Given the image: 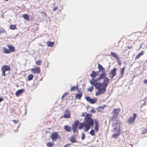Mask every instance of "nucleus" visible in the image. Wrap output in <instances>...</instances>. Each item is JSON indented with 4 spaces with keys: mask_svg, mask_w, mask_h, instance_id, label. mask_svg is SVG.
Returning <instances> with one entry per match:
<instances>
[{
    "mask_svg": "<svg viewBox=\"0 0 147 147\" xmlns=\"http://www.w3.org/2000/svg\"><path fill=\"white\" fill-rule=\"evenodd\" d=\"M90 82L92 85H93L95 87V89L98 90L95 93L96 96H98L105 92L107 86L109 83V80L107 77L105 78L104 79L103 82L102 83L97 82L96 80L92 79L90 80Z\"/></svg>",
    "mask_w": 147,
    "mask_h": 147,
    "instance_id": "obj_1",
    "label": "nucleus"
},
{
    "mask_svg": "<svg viewBox=\"0 0 147 147\" xmlns=\"http://www.w3.org/2000/svg\"><path fill=\"white\" fill-rule=\"evenodd\" d=\"M83 123L84 125L85 128L83 129V131L84 132H86L90 128L91 126H94V122L90 116L89 114H86L84 117V121Z\"/></svg>",
    "mask_w": 147,
    "mask_h": 147,
    "instance_id": "obj_2",
    "label": "nucleus"
},
{
    "mask_svg": "<svg viewBox=\"0 0 147 147\" xmlns=\"http://www.w3.org/2000/svg\"><path fill=\"white\" fill-rule=\"evenodd\" d=\"M79 123V121L78 120H76L74 121V123L72 125V130L74 133H77L78 134V131L77 129V127Z\"/></svg>",
    "mask_w": 147,
    "mask_h": 147,
    "instance_id": "obj_3",
    "label": "nucleus"
},
{
    "mask_svg": "<svg viewBox=\"0 0 147 147\" xmlns=\"http://www.w3.org/2000/svg\"><path fill=\"white\" fill-rule=\"evenodd\" d=\"M1 70L2 71V75L5 76H6L5 72L6 71L10 70V67L9 66L6 65H3L1 67Z\"/></svg>",
    "mask_w": 147,
    "mask_h": 147,
    "instance_id": "obj_4",
    "label": "nucleus"
},
{
    "mask_svg": "<svg viewBox=\"0 0 147 147\" xmlns=\"http://www.w3.org/2000/svg\"><path fill=\"white\" fill-rule=\"evenodd\" d=\"M136 117V114H134L132 117H130L127 119V122L129 124H131L133 123L135 121V119Z\"/></svg>",
    "mask_w": 147,
    "mask_h": 147,
    "instance_id": "obj_5",
    "label": "nucleus"
},
{
    "mask_svg": "<svg viewBox=\"0 0 147 147\" xmlns=\"http://www.w3.org/2000/svg\"><path fill=\"white\" fill-rule=\"evenodd\" d=\"M107 77V74L106 72H102L100 74L99 76L97 78L96 80V81H100L101 79H104Z\"/></svg>",
    "mask_w": 147,
    "mask_h": 147,
    "instance_id": "obj_6",
    "label": "nucleus"
},
{
    "mask_svg": "<svg viewBox=\"0 0 147 147\" xmlns=\"http://www.w3.org/2000/svg\"><path fill=\"white\" fill-rule=\"evenodd\" d=\"M120 111V110L119 109H114L113 111L112 112L113 115L112 117V118L113 119L116 118Z\"/></svg>",
    "mask_w": 147,
    "mask_h": 147,
    "instance_id": "obj_7",
    "label": "nucleus"
},
{
    "mask_svg": "<svg viewBox=\"0 0 147 147\" xmlns=\"http://www.w3.org/2000/svg\"><path fill=\"white\" fill-rule=\"evenodd\" d=\"M59 137V136L56 132L52 133L50 136L51 139L53 140H55Z\"/></svg>",
    "mask_w": 147,
    "mask_h": 147,
    "instance_id": "obj_8",
    "label": "nucleus"
},
{
    "mask_svg": "<svg viewBox=\"0 0 147 147\" xmlns=\"http://www.w3.org/2000/svg\"><path fill=\"white\" fill-rule=\"evenodd\" d=\"M117 70L116 68H114L111 70L110 73L109 74V77L111 78H113L116 74V71Z\"/></svg>",
    "mask_w": 147,
    "mask_h": 147,
    "instance_id": "obj_9",
    "label": "nucleus"
},
{
    "mask_svg": "<svg viewBox=\"0 0 147 147\" xmlns=\"http://www.w3.org/2000/svg\"><path fill=\"white\" fill-rule=\"evenodd\" d=\"M86 100L91 104H94L97 101V98H94L93 99H91L89 96H86L85 97Z\"/></svg>",
    "mask_w": 147,
    "mask_h": 147,
    "instance_id": "obj_10",
    "label": "nucleus"
},
{
    "mask_svg": "<svg viewBox=\"0 0 147 147\" xmlns=\"http://www.w3.org/2000/svg\"><path fill=\"white\" fill-rule=\"evenodd\" d=\"M31 72L33 74L39 73L40 71V68L39 67H36L31 70Z\"/></svg>",
    "mask_w": 147,
    "mask_h": 147,
    "instance_id": "obj_11",
    "label": "nucleus"
},
{
    "mask_svg": "<svg viewBox=\"0 0 147 147\" xmlns=\"http://www.w3.org/2000/svg\"><path fill=\"white\" fill-rule=\"evenodd\" d=\"M65 113L63 117L65 118H69L71 116L69 111L68 109H66L65 111Z\"/></svg>",
    "mask_w": 147,
    "mask_h": 147,
    "instance_id": "obj_12",
    "label": "nucleus"
},
{
    "mask_svg": "<svg viewBox=\"0 0 147 147\" xmlns=\"http://www.w3.org/2000/svg\"><path fill=\"white\" fill-rule=\"evenodd\" d=\"M94 123L95 124L94 129L96 131H97L99 129V123L98 121L96 119L94 120Z\"/></svg>",
    "mask_w": 147,
    "mask_h": 147,
    "instance_id": "obj_13",
    "label": "nucleus"
},
{
    "mask_svg": "<svg viewBox=\"0 0 147 147\" xmlns=\"http://www.w3.org/2000/svg\"><path fill=\"white\" fill-rule=\"evenodd\" d=\"M24 91V90L23 89H20L18 90L16 93V96H18L19 95L22 94Z\"/></svg>",
    "mask_w": 147,
    "mask_h": 147,
    "instance_id": "obj_14",
    "label": "nucleus"
},
{
    "mask_svg": "<svg viewBox=\"0 0 147 147\" xmlns=\"http://www.w3.org/2000/svg\"><path fill=\"white\" fill-rule=\"evenodd\" d=\"M98 68L99 71L101 72H105V69L104 68L102 65L98 64Z\"/></svg>",
    "mask_w": 147,
    "mask_h": 147,
    "instance_id": "obj_15",
    "label": "nucleus"
},
{
    "mask_svg": "<svg viewBox=\"0 0 147 147\" xmlns=\"http://www.w3.org/2000/svg\"><path fill=\"white\" fill-rule=\"evenodd\" d=\"M7 47L9 49V51H10V53L11 52H13L15 51V47L11 45H7Z\"/></svg>",
    "mask_w": 147,
    "mask_h": 147,
    "instance_id": "obj_16",
    "label": "nucleus"
},
{
    "mask_svg": "<svg viewBox=\"0 0 147 147\" xmlns=\"http://www.w3.org/2000/svg\"><path fill=\"white\" fill-rule=\"evenodd\" d=\"M64 129L66 131L70 132L71 131V128L69 125H64Z\"/></svg>",
    "mask_w": 147,
    "mask_h": 147,
    "instance_id": "obj_17",
    "label": "nucleus"
},
{
    "mask_svg": "<svg viewBox=\"0 0 147 147\" xmlns=\"http://www.w3.org/2000/svg\"><path fill=\"white\" fill-rule=\"evenodd\" d=\"M111 55L115 58L117 60L119 59V57L115 53L111 52Z\"/></svg>",
    "mask_w": 147,
    "mask_h": 147,
    "instance_id": "obj_18",
    "label": "nucleus"
},
{
    "mask_svg": "<svg viewBox=\"0 0 147 147\" xmlns=\"http://www.w3.org/2000/svg\"><path fill=\"white\" fill-rule=\"evenodd\" d=\"M105 106H100L98 107V108L97 109L98 112H102Z\"/></svg>",
    "mask_w": 147,
    "mask_h": 147,
    "instance_id": "obj_19",
    "label": "nucleus"
},
{
    "mask_svg": "<svg viewBox=\"0 0 147 147\" xmlns=\"http://www.w3.org/2000/svg\"><path fill=\"white\" fill-rule=\"evenodd\" d=\"M96 73L94 71H92V73L90 74V76L92 78H94L97 76Z\"/></svg>",
    "mask_w": 147,
    "mask_h": 147,
    "instance_id": "obj_20",
    "label": "nucleus"
},
{
    "mask_svg": "<svg viewBox=\"0 0 147 147\" xmlns=\"http://www.w3.org/2000/svg\"><path fill=\"white\" fill-rule=\"evenodd\" d=\"M120 134V132L119 130H118L116 134H114L112 135V137L115 138H117Z\"/></svg>",
    "mask_w": 147,
    "mask_h": 147,
    "instance_id": "obj_21",
    "label": "nucleus"
},
{
    "mask_svg": "<svg viewBox=\"0 0 147 147\" xmlns=\"http://www.w3.org/2000/svg\"><path fill=\"white\" fill-rule=\"evenodd\" d=\"M144 53V52L143 51H141L138 54L136 55V59H138L142 55H143Z\"/></svg>",
    "mask_w": 147,
    "mask_h": 147,
    "instance_id": "obj_22",
    "label": "nucleus"
},
{
    "mask_svg": "<svg viewBox=\"0 0 147 147\" xmlns=\"http://www.w3.org/2000/svg\"><path fill=\"white\" fill-rule=\"evenodd\" d=\"M3 53H5L8 54L10 53V51H9V49H6V48H3Z\"/></svg>",
    "mask_w": 147,
    "mask_h": 147,
    "instance_id": "obj_23",
    "label": "nucleus"
},
{
    "mask_svg": "<svg viewBox=\"0 0 147 147\" xmlns=\"http://www.w3.org/2000/svg\"><path fill=\"white\" fill-rule=\"evenodd\" d=\"M55 144L54 142H49L47 144V145L48 147H52Z\"/></svg>",
    "mask_w": 147,
    "mask_h": 147,
    "instance_id": "obj_24",
    "label": "nucleus"
},
{
    "mask_svg": "<svg viewBox=\"0 0 147 147\" xmlns=\"http://www.w3.org/2000/svg\"><path fill=\"white\" fill-rule=\"evenodd\" d=\"M47 45L48 47H52L54 45V43L53 42L50 41L47 42Z\"/></svg>",
    "mask_w": 147,
    "mask_h": 147,
    "instance_id": "obj_25",
    "label": "nucleus"
},
{
    "mask_svg": "<svg viewBox=\"0 0 147 147\" xmlns=\"http://www.w3.org/2000/svg\"><path fill=\"white\" fill-rule=\"evenodd\" d=\"M82 93L76 94L75 95V98L76 99H80L82 97Z\"/></svg>",
    "mask_w": 147,
    "mask_h": 147,
    "instance_id": "obj_26",
    "label": "nucleus"
},
{
    "mask_svg": "<svg viewBox=\"0 0 147 147\" xmlns=\"http://www.w3.org/2000/svg\"><path fill=\"white\" fill-rule=\"evenodd\" d=\"M125 67H123V68H121V78H122L124 74V71H125Z\"/></svg>",
    "mask_w": 147,
    "mask_h": 147,
    "instance_id": "obj_27",
    "label": "nucleus"
},
{
    "mask_svg": "<svg viewBox=\"0 0 147 147\" xmlns=\"http://www.w3.org/2000/svg\"><path fill=\"white\" fill-rule=\"evenodd\" d=\"M23 17L24 18L27 20H29V16L27 14H25L23 15Z\"/></svg>",
    "mask_w": 147,
    "mask_h": 147,
    "instance_id": "obj_28",
    "label": "nucleus"
},
{
    "mask_svg": "<svg viewBox=\"0 0 147 147\" xmlns=\"http://www.w3.org/2000/svg\"><path fill=\"white\" fill-rule=\"evenodd\" d=\"M79 126L78 127V128L79 129H82L83 127H84V125L83 123V122L82 123H80L79 122Z\"/></svg>",
    "mask_w": 147,
    "mask_h": 147,
    "instance_id": "obj_29",
    "label": "nucleus"
},
{
    "mask_svg": "<svg viewBox=\"0 0 147 147\" xmlns=\"http://www.w3.org/2000/svg\"><path fill=\"white\" fill-rule=\"evenodd\" d=\"M70 141L72 143L76 142V139L74 137H72L70 140Z\"/></svg>",
    "mask_w": 147,
    "mask_h": 147,
    "instance_id": "obj_30",
    "label": "nucleus"
},
{
    "mask_svg": "<svg viewBox=\"0 0 147 147\" xmlns=\"http://www.w3.org/2000/svg\"><path fill=\"white\" fill-rule=\"evenodd\" d=\"M2 33H6V31L3 28H0V34Z\"/></svg>",
    "mask_w": 147,
    "mask_h": 147,
    "instance_id": "obj_31",
    "label": "nucleus"
},
{
    "mask_svg": "<svg viewBox=\"0 0 147 147\" xmlns=\"http://www.w3.org/2000/svg\"><path fill=\"white\" fill-rule=\"evenodd\" d=\"M33 77V75L32 74H30L28 77V80H32Z\"/></svg>",
    "mask_w": 147,
    "mask_h": 147,
    "instance_id": "obj_32",
    "label": "nucleus"
},
{
    "mask_svg": "<svg viewBox=\"0 0 147 147\" xmlns=\"http://www.w3.org/2000/svg\"><path fill=\"white\" fill-rule=\"evenodd\" d=\"M92 86H91L89 88H88V91L89 92H92L94 90L93 86H94L93 85H92Z\"/></svg>",
    "mask_w": 147,
    "mask_h": 147,
    "instance_id": "obj_33",
    "label": "nucleus"
},
{
    "mask_svg": "<svg viewBox=\"0 0 147 147\" xmlns=\"http://www.w3.org/2000/svg\"><path fill=\"white\" fill-rule=\"evenodd\" d=\"M78 89V87L76 86H72L70 88V90L71 91L74 90L75 89L77 90Z\"/></svg>",
    "mask_w": 147,
    "mask_h": 147,
    "instance_id": "obj_34",
    "label": "nucleus"
},
{
    "mask_svg": "<svg viewBox=\"0 0 147 147\" xmlns=\"http://www.w3.org/2000/svg\"><path fill=\"white\" fill-rule=\"evenodd\" d=\"M10 28L11 29L14 30L16 28V26L14 25H11L10 26Z\"/></svg>",
    "mask_w": 147,
    "mask_h": 147,
    "instance_id": "obj_35",
    "label": "nucleus"
},
{
    "mask_svg": "<svg viewBox=\"0 0 147 147\" xmlns=\"http://www.w3.org/2000/svg\"><path fill=\"white\" fill-rule=\"evenodd\" d=\"M90 134L92 136H94L95 135L94 131V130L92 129L90 132Z\"/></svg>",
    "mask_w": 147,
    "mask_h": 147,
    "instance_id": "obj_36",
    "label": "nucleus"
},
{
    "mask_svg": "<svg viewBox=\"0 0 147 147\" xmlns=\"http://www.w3.org/2000/svg\"><path fill=\"white\" fill-rule=\"evenodd\" d=\"M85 134L84 133L82 132L81 135V139L82 140H83L85 138Z\"/></svg>",
    "mask_w": 147,
    "mask_h": 147,
    "instance_id": "obj_37",
    "label": "nucleus"
},
{
    "mask_svg": "<svg viewBox=\"0 0 147 147\" xmlns=\"http://www.w3.org/2000/svg\"><path fill=\"white\" fill-rule=\"evenodd\" d=\"M147 132V127L145 129H144L143 131V132L142 133V134H146Z\"/></svg>",
    "mask_w": 147,
    "mask_h": 147,
    "instance_id": "obj_38",
    "label": "nucleus"
},
{
    "mask_svg": "<svg viewBox=\"0 0 147 147\" xmlns=\"http://www.w3.org/2000/svg\"><path fill=\"white\" fill-rule=\"evenodd\" d=\"M41 61L40 60H39L37 61L36 62V63L38 65H40L41 64Z\"/></svg>",
    "mask_w": 147,
    "mask_h": 147,
    "instance_id": "obj_39",
    "label": "nucleus"
},
{
    "mask_svg": "<svg viewBox=\"0 0 147 147\" xmlns=\"http://www.w3.org/2000/svg\"><path fill=\"white\" fill-rule=\"evenodd\" d=\"M70 145V144H68L64 146L63 147H68Z\"/></svg>",
    "mask_w": 147,
    "mask_h": 147,
    "instance_id": "obj_40",
    "label": "nucleus"
},
{
    "mask_svg": "<svg viewBox=\"0 0 147 147\" xmlns=\"http://www.w3.org/2000/svg\"><path fill=\"white\" fill-rule=\"evenodd\" d=\"M90 112L91 113H95L96 112V111L94 109H92L91 110Z\"/></svg>",
    "mask_w": 147,
    "mask_h": 147,
    "instance_id": "obj_41",
    "label": "nucleus"
},
{
    "mask_svg": "<svg viewBox=\"0 0 147 147\" xmlns=\"http://www.w3.org/2000/svg\"><path fill=\"white\" fill-rule=\"evenodd\" d=\"M57 7H55L53 9V11H55L57 9Z\"/></svg>",
    "mask_w": 147,
    "mask_h": 147,
    "instance_id": "obj_42",
    "label": "nucleus"
},
{
    "mask_svg": "<svg viewBox=\"0 0 147 147\" xmlns=\"http://www.w3.org/2000/svg\"><path fill=\"white\" fill-rule=\"evenodd\" d=\"M12 121L15 123L16 124L18 123V120H12Z\"/></svg>",
    "mask_w": 147,
    "mask_h": 147,
    "instance_id": "obj_43",
    "label": "nucleus"
},
{
    "mask_svg": "<svg viewBox=\"0 0 147 147\" xmlns=\"http://www.w3.org/2000/svg\"><path fill=\"white\" fill-rule=\"evenodd\" d=\"M144 84H147V80H144Z\"/></svg>",
    "mask_w": 147,
    "mask_h": 147,
    "instance_id": "obj_44",
    "label": "nucleus"
},
{
    "mask_svg": "<svg viewBox=\"0 0 147 147\" xmlns=\"http://www.w3.org/2000/svg\"><path fill=\"white\" fill-rule=\"evenodd\" d=\"M132 46H128L127 47V48L128 49H132Z\"/></svg>",
    "mask_w": 147,
    "mask_h": 147,
    "instance_id": "obj_45",
    "label": "nucleus"
},
{
    "mask_svg": "<svg viewBox=\"0 0 147 147\" xmlns=\"http://www.w3.org/2000/svg\"><path fill=\"white\" fill-rule=\"evenodd\" d=\"M87 114V113H83L82 114V115L81 116H82V117L84 116L85 115V114Z\"/></svg>",
    "mask_w": 147,
    "mask_h": 147,
    "instance_id": "obj_46",
    "label": "nucleus"
},
{
    "mask_svg": "<svg viewBox=\"0 0 147 147\" xmlns=\"http://www.w3.org/2000/svg\"><path fill=\"white\" fill-rule=\"evenodd\" d=\"M65 95H66V93L64 94L63 96H62L61 97V99H63L64 97L65 96Z\"/></svg>",
    "mask_w": 147,
    "mask_h": 147,
    "instance_id": "obj_47",
    "label": "nucleus"
},
{
    "mask_svg": "<svg viewBox=\"0 0 147 147\" xmlns=\"http://www.w3.org/2000/svg\"><path fill=\"white\" fill-rule=\"evenodd\" d=\"M3 100V98H0V102Z\"/></svg>",
    "mask_w": 147,
    "mask_h": 147,
    "instance_id": "obj_48",
    "label": "nucleus"
},
{
    "mask_svg": "<svg viewBox=\"0 0 147 147\" xmlns=\"http://www.w3.org/2000/svg\"><path fill=\"white\" fill-rule=\"evenodd\" d=\"M113 129L115 130V129L116 128V127H114L113 125Z\"/></svg>",
    "mask_w": 147,
    "mask_h": 147,
    "instance_id": "obj_49",
    "label": "nucleus"
},
{
    "mask_svg": "<svg viewBox=\"0 0 147 147\" xmlns=\"http://www.w3.org/2000/svg\"><path fill=\"white\" fill-rule=\"evenodd\" d=\"M118 64L120 65L121 64V62L120 61L119 62H118Z\"/></svg>",
    "mask_w": 147,
    "mask_h": 147,
    "instance_id": "obj_50",
    "label": "nucleus"
},
{
    "mask_svg": "<svg viewBox=\"0 0 147 147\" xmlns=\"http://www.w3.org/2000/svg\"><path fill=\"white\" fill-rule=\"evenodd\" d=\"M25 111H26V112H25V114H26V109H25Z\"/></svg>",
    "mask_w": 147,
    "mask_h": 147,
    "instance_id": "obj_51",
    "label": "nucleus"
},
{
    "mask_svg": "<svg viewBox=\"0 0 147 147\" xmlns=\"http://www.w3.org/2000/svg\"><path fill=\"white\" fill-rule=\"evenodd\" d=\"M42 78L40 80V81H42Z\"/></svg>",
    "mask_w": 147,
    "mask_h": 147,
    "instance_id": "obj_52",
    "label": "nucleus"
},
{
    "mask_svg": "<svg viewBox=\"0 0 147 147\" xmlns=\"http://www.w3.org/2000/svg\"><path fill=\"white\" fill-rule=\"evenodd\" d=\"M130 145H131V147H132V146H133V145H132V144H130Z\"/></svg>",
    "mask_w": 147,
    "mask_h": 147,
    "instance_id": "obj_53",
    "label": "nucleus"
},
{
    "mask_svg": "<svg viewBox=\"0 0 147 147\" xmlns=\"http://www.w3.org/2000/svg\"><path fill=\"white\" fill-rule=\"evenodd\" d=\"M16 131H18V130H17V131H16V130H15V132H16Z\"/></svg>",
    "mask_w": 147,
    "mask_h": 147,
    "instance_id": "obj_54",
    "label": "nucleus"
},
{
    "mask_svg": "<svg viewBox=\"0 0 147 147\" xmlns=\"http://www.w3.org/2000/svg\"><path fill=\"white\" fill-rule=\"evenodd\" d=\"M5 1H8L9 0H4Z\"/></svg>",
    "mask_w": 147,
    "mask_h": 147,
    "instance_id": "obj_55",
    "label": "nucleus"
},
{
    "mask_svg": "<svg viewBox=\"0 0 147 147\" xmlns=\"http://www.w3.org/2000/svg\"><path fill=\"white\" fill-rule=\"evenodd\" d=\"M19 125L18 126L17 128H19Z\"/></svg>",
    "mask_w": 147,
    "mask_h": 147,
    "instance_id": "obj_56",
    "label": "nucleus"
},
{
    "mask_svg": "<svg viewBox=\"0 0 147 147\" xmlns=\"http://www.w3.org/2000/svg\"><path fill=\"white\" fill-rule=\"evenodd\" d=\"M2 17H3V16H2Z\"/></svg>",
    "mask_w": 147,
    "mask_h": 147,
    "instance_id": "obj_57",
    "label": "nucleus"
},
{
    "mask_svg": "<svg viewBox=\"0 0 147 147\" xmlns=\"http://www.w3.org/2000/svg\"><path fill=\"white\" fill-rule=\"evenodd\" d=\"M90 116H92V115L91 114V115H90Z\"/></svg>",
    "mask_w": 147,
    "mask_h": 147,
    "instance_id": "obj_58",
    "label": "nucleus"
}]
</instances>
